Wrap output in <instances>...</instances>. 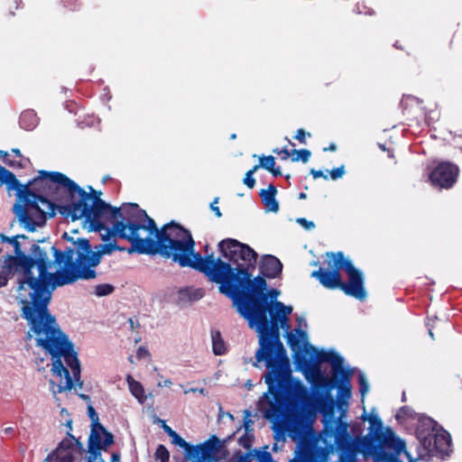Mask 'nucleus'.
<instances>
[{"instance_id": "473e14b6", "label": "nucleus", "mask_w": 462, "mask_h": 462, "mask_svg": "<svg viewBox=\"0 0 462 462\" xmlns=\"http://www.w3.org/2000/svg\"><path fill=\"white\" fill-rule=\"evenodd\" d=\"M362 419L369 420V422H370L369 431L375 430V432H380L383 430V422L377 415L368 416L365 413H364L362 416Z\"/></svg>"}, {"instance_id": "338daca9", "label": "nucleus", "mask_w": 462, "mask_h": 462, "mask_svg": "<svg viewBox=\"0 0 462 462\" xmlns=\"http://www.w3.org/2000/svg\"><path fill=\"white\" fill-rule=\"evenodd\" d=\"M12 152L17 156V157H22V153H21V151L18 149V148H14L12 149Z\"/></svg>"}, {"instance_id": "dca6fc26", "label": "nucleus", "mask_w": 462, "mask_h": 462, "mask_svg": "<svg viewBox=\"0 0 462 462\" xmlns=\"http://www.w3.org/2000/svg\"><path fill=\"white\" fill-rule=\"evenodd\" d=\"M310 357H306L304 353L298 354L296 353L293 356L295 369L301 371L302 373H309L315 365H319L321 363L328 362L329 359V350H320L317 351L316 348L312 346H310Z\"/></svg>"}, {"instance_id": "8fccbe9b", "label": "nucleus", "mask_w": 462, "mask_h": 462, "mask_svg": "<svg viewBox=\"0 0 462 462\" xmlns=\"http://www.w3.org/2000/svg\"><path fill=\"white\" fill-rule=\"evenodd\" d=\"M74 449H76L79 455H82L85 452H87L84 444L77 438L76 440H74Z\"/></svg>"}, {"instance_id": "6ab92c4d", "label": "nucleus", "mask_w": 462, "mask_h": 462, "mask_svg": "<svg viewBox=\"0 0 462 462\" xmlns=\"http://www.w3.org/2000/svg\"><path fill=\"white\" fill-rule=\"evenodd\" d=\"M259 269L260 276L263 279H275L282 274V263L276 256L265 254L260 262Z\"/></svg>"}, {"instance_id": "9b49d317", "label": "nucleus", "mask_w": 462, "mask_h": 462, "mask_svg": "<svg viewBox=\"0 0 462 462\" xmlns=\"http://www.w3.org/2000/svg\"><path fill=\"white\" fill-rule=\"evenodd\" d=\"M348 424L340 419L335 420L332 414H325L323 419L322 439L328 446L334 439L341 458L351 459L358 453L359 438H352L347 432Z\"/></svg>"}, {"instance_id": "79ce46f5", "label": "nucleus", "mask_w": 462, "mask_h": 462, "mask_svg": "<svg viewBox=\"0 0 462 462\" xmlns=\"http://www.w3.org/2000/svg\"><path fill=\"white\" fill-rule=\"evenodd\" d=\"M412 416L413 411L409 406H402L399 409L395 417L397 420H404Z\"/></svg>"}, {"instance_id": "37998d69", "label": "nucleus", "mask_w": 462, "mask_h": 462, "mask_svg": "<svg viewBox=\"0 0 462 462\" xmlns=\"http://www.w3.org/2000/svg\"><path fill=\"white\" fill-rule=\"evenodd\" d=\"M59 461V462H74V457L72 452L69 451H60L57 453L56 456L53 457V462Z\"/></svg>"}, {"instance_id": "c756f323", "label": "nucleus", "mask_w": 462, "mask_h": 462, "mask_svg": "<svg viewBox=\"0 0 462 462\" xmlns=\"http://www.w3.org/2000/svg\"><path fill=\"white\" fill-rule=\"evenodd\" d=\"M211 340H212V350L216 356H221L226 353L225 342L222 339L221 334L219 331H212L211 332Z\"/></svg>"}, {"instance_id": "39448f33", "label": "nucleus", "mask_w": 462, "mask_h": 462, "mask_svg": "<svg viewBox=\"0 0 462 462\" xmlns=\"http://www.w3.org/2000/svg\"><path fill=\"white\" fill-rule=\"evenodd\" d=\"M29 330L25 335L26 340H31L35 336L36 346L50 354L52 360L51 372L64 378V383L60 382L54 388L55 383L51 380V391L54 394L61 393L64 391L71 390L73 381L79 388H82L83 382L80 380V362L78 353L74 349L73 342L69 336L62 331L58 324L57 319L50 311L35 319L27 321Z\"/></svg>"}, {"instance_id": "09e8293b", "label": "nucleus", "mask_w": 462, "mask_h": 462, "mask_svg": "<svg viewBox=\"0 0 462 462\" xmlns=\"http://www.w3.org/2000/svg\"><path fill=\"white\" fill-rule=\"evenodd\" d=\"M186 458L191 459L195 462H213V461L217 460L215 457H203L201 455H199L197 457H186Z\"/></svg>"}, {"instance_id": "69168bd1", "label": "nucleus", "mask_w": 462, "mask_h": 462, "mask_svg": "<svg viewBox=\"0 0 462 462\" xmlns=\"http://www.w3.org/2000/svg\"><path fill=\"white\" fill-rule=\"evenodd\" d=\"M79 398L84 400V401H88V402H90V397L87 394H84V393H79Z\"/></svg>"}, {"instance_id": "c85d7f7f", "label": "nucleus", "mask_w": 462, "mask_h": 462, "mask_svg": "<svg viewBox=\"0 0 462 462\" xmlns=\"http://www.w3.org/2000/svg\"><path fill=\"white\" fill-rule=\"evenodd\" d=\"M419 421L420 425L417 430V434L419 433V430H420L423 431L424 435H428L429 433H433L437 431L439 428V424L437 423V421H435L430 417H420L419 419Z\"/></svg>"}, {"instance_id": "ea45409f", "label": "nucleus", "mask_w": 462, "mask_h": 462, "mask_svg": "<svg viewBox=\"0 0 462 462\" xmlns=\"http://www.w3.org/2000/svg\"><path fill=\"white\" fill-rule=\"evenodd\" d=\"M259 169V165H254L253 169L249 170L244 178V184L246 185L249 189H253L255 185V180L253 177L254 171Z\"/></svg>"}, {"instance_id": "13d9d810", "label": "nucleus", "mask_w": 462, "mask_h": 462, "mask_svg": "<svg viewBox=\"0 0 462 462\" xmlns=\"http://www.w3.org/2000/svg\"><path fill=\"white\" fill-rule=\"evenodd\" d=\"M270 172H272V174L274 176V177H278V176H281L282 175V171H281V169L280 167L278 168H273L272 171H269Z\"/></svg>"}, {"instance_id": "5701e85b", "label": "nucleus", "mask_w": 462, "mask_h": 462, "mask_svg": "<svg viewBox=\"0 0 462 462\" xmlns=\"http://www.w3.org/2000/svg\"><path fill=\"white\" fill-rule=\"evenodd\" d=\"M203 297L201 289H194L190 287L181 288L178 291V303H187L196 301Z\"/></svg>"}, {"instance_id": "a878e982", "label": "nucleus", "mask_w": 462, "mask_h": 462, "mask_svg": "<svg viewBox=\"0 0 462 462\" xmlns=\"http://www.w3.org/2000/svg\"><path fill=\"white\" fill-rule=\"evenodd\" d=\"M351 370L341 369V375H339V387L338 393L346 398L350 397L351 394V385H350V377H351Z\"/></svg>"}, {"instance_id": "a18cd8bd", "label": "nucleus", "mask_w": 462, "mask_h": 462, "mask_svg": "<svg viewBox=\"0 0 462 462\" xmlns=\"http://www.w3.org/2000/svg\"><path fill=\"white\" fill-rule=\"evenodd\" d=\"M296 222L300 225L305 230L310 231L315 228V223L313 221L308 220L304 217H298Z\"/></svg>"}, {"instance_id": "e433bc0d", "label": "nucleus", "mask_w": 462, "mask_h": 462, "mask_svg": "<svg viewBox=\"0 0 462 462\" xmlns=\"http://www.w3.org/2000/svg\"><path fill=\"white\" fill-rule=\"evenodd\" d=\"M297 328H294L295 336L299 337H302L303 340L307 338V333L301 328L307 327V322L304 317H298L296 319Z\"/></svg>"}, {"instance_id": "cd10ccee", "label": "nucleus", "mask_w": 462, "mask_h": 462, "mask_svg": "<svg viewBox=\"0 0 462 462\" xmlns=\"http://www.w3.org/2000/svg\"><path fill=\"white\" fill-rule=\"evenodd\" d=\"M126 382L128 383L131 393L141 402H143L145 399L143 385L139 382L135 381L130 374L127 375Z\"/></svg>"}, {"instance_id": "4d7b16f0", "label": "nucleus", "mask_w": 462, "mask_h": 462, "mask_svg": "<svg viewBox=\"0 0 462 462\" xmlns=\"http://www.w3.org/2000/svg\"><path fill=\"white\" fill-rule=\"evenodd\" d=\"M310 174L312 175V177L314 179L324 178L325 180H328V175L324 174V172L322 171H320V170L311 169L310 170Z\"/></svg>"}, {"instance_id": "4468645a", "label": "nucleus", "mask_w": 462, "mask_h": 462, "mask_svg": "<svg viewBox=\"0 0 462 462\" xmlns=\"http://www.w3.org/2000/svg\"><path fill=\"white\" fill-rule=\"evenodd\" d=\"M15 273L19 274V277L17 278V291H18V297L17 300L22 305L21 308V316L23 317V309L25 307L26 304L23 303V299L28 302L29 300H32V290L31 288H24L23 290H19V282L22 278H23V270L22 266H14L7 261L6 258L4 259L2 263V269L0 270V288H3L7 285L8 280L14 276Z\"/></svg>"}, {"instance_id": "c03bdc74", "label": "nucleus", "mask_w": 462, "mask_h": 462, "mask_svg": "<svg viewBox=\"0 0 462 462\" xmlns=\"http://www.w3.org/2000/svg\"><path fill=\"white\" fill-rule=\"evenodd\" d=\"M254 452L258 462H270L273 459L272 454L269 451L255 448Z\"/></svg>"}, {"instance_id": "f704fd0d", "label": "nucleus", "mask_w": 462, "mask_h": 462, "mask_svg": "<svg viewBox=\"0 0 462 462\" xmlns=\"http://www.w3.org/2000/svg\"><path fill=\"white\" fill-rule=\"evenodd\" d=\"M357 380L359 384V393L362 396L363 401L366 393L369 392V383L366 379L365 374L363 372H359Z\"/></svg>"}, {"instance_id": "7c9ffc66", "label": "nucleus", "mask_w": 462, "mask_h": 462, "mask_svg": "<svg viewBox=\"0 0 462 462\" xmlns=\"http://www.w3.org/2000/svg\"><path fill=\"white\" fill-rule=\"evenodd\" d=\"M292 307L286 306L283 302H275L274 308L268 313L273 316H279L283 318H289V316L292 313Z\"/></svg>"}, {"instance_id": "49530a36", "label": "nucleus", "mask_w": 462, "mask_h": 462, "mask_svg": "<svg viewBox=\"0 0 462 462\" xmlns=\"http://www.w3.org/2000/svg\"><path fill=\"white\" fill-rule=\"evenodd\" d=\"M345 166L341 165L337 168H335L329 171V175L332 180H337L342 178L345 175Z\"/></svg>"}, {"instance_id": "680f3d73", "label": "nucleus", "mask_w": 462, "mask_h": 462, "mask_svg": "<svg viewBox=\"0 0 462 462\" xmlns=\"http://www.w3.org/2000/svg\"><path fill=\"white\" fill-rule=\"evenodd\" d=\"M189 392L199 393L201 394H205V389L204 388H201V389L191 388V389L189 390ZM186 393H188V391Z\"/></svg>"}, {"instance_id": "72a5a7b5", "label": "nucleus", "mask_w": 462, "mask_h": 462, "mask_svg": "<svg viewBox=\"0 0 462 462\" xmlns=\"http://www.w3.org/2000/svg\"><path fill=\"white\" fill-rule=\"evenodd\" d=\"M115 291V287L109 283H101L95 286L94 293L97 297H105L110 295Z\"/></svg>"}, {"instance_id": "4c0bfd02", "label": "nucleus", "mask_w": 462, "mask_h": 462, "mask_svg": "<svg viewBox=\"0 0 462 462\" xmlns=\"http://www.w3.org/2000/svg\"><path fill=\"white\" fill-rule=\"evenodd\" d=\"M254 439V436L252 432L245 431L244 435L238 439V444L244 448L249 449L253 445Z\"/></svg>"}, {"instance_id": "de8ad7c7", "label": "nucleus", "mask_w": 462, "mask_h": 462, "mask_svg": "<svg viewBox=\"0 0 462 462\" xmlns=\"http://www.w3.org/2000/svg\"><path fill=\"white\" fill-rule=\"evenodd\" d=\"M251 412L246 410L245 411V419H244V427L245 431L251 432L252 430H250L251 425L254 423V421L251 420Z\"/></svg>"}, {"instance_id": "2eb2a0df", "label": "nucleus", "mask_w": 462, "mask_h": 462, "mask_svg": "<svg viewBox=\"0 0 462 462\" xmlns=\"http://www.w3.org/2000/svg\"><path fill=\"white\" fill-rule=\"evenodd\" d=\"M90 432L88 439V456L85 462H106L102 457V450H106L108 447L114 444V435L107 433L103 435Z\"/></svg>"}, {"instance_id": "774afa93", "label": "nucleus", "mask_w": 462, "mask_h": 462, "mask_svg": "<svg viewBox=\"0 0 462 462\" xmlns=\"http://www.w3.org/2000/svg\"><path fill=\"white\" fill-rule=\"evenodd\" d=\"M298 198H299L300 199H305L307 198V195H306V193H304V192H300V193L299 194Z\"/></svg>"}, {"instance_id": "4be33fe9", "label": "nucleus", "mask_w": 462, "mask_h": 462, "mask_svg": "<svg viewBox=\"0 0 462 462\" xmlns=\"http://www.w3.org/2000/svg\"><path fill=\"white\" fill-rule=\"evenodd\" d=\"M74 440L76 438L69 432H67V436L63 439L58 445V447L52 450L47 457L44 459V462H53L54 456L60 451H69L72 452L74 450Z\"/></svg>"}, {"instance_id": "bb28decb", "label": "nucleus", "mask_w": 462, "mask_h": 462, "mask_svg": "<svg viewBox=\"0 0 462 462\" xmlns=\"http://www.w3.org/2000/svg\"><path fill=\"white\" fill-rule=\"evenodd\" d=\"M162 428L164 431L168 434V436L171 438L172 443L176 446L182 448L185 450L186 455L189 447V443H188L184 439H182L175 430H173L165 422H163Z\"/></svg>"}, {"instance_id": "b1692460", "label": "nucleus", "mask_w": 462, "mask_h": 462, "mask_svg": "<svg viewBox=\"0 0 462 462\" xmlns=\"http://www.w3.org/2000/svg\"><path fill=\"white\" fill-rule=\"evenodd\" d=\"M38 123L39 118L33 110H24L20 116V126L26 131L33 130L38 125Z\"/></svg>"}, {"instance_id": "f257e3e1", "label": "nucleus", "mask_w": 462, "mask_h": 462, "mask_svg": "<svg viewBox=\"0 0 462 462\" xmlns=\"http://www.w3.org/2000/svg\"><path fill=\"white\" fill-rule=\"evenodd\" d=\"M290 319L265 314V320L247 321L248 327L258 335L259 347L255 352L253 366L267 368L263 375L268 390L265 396L272 395L270 411L265 417L282 421L300 413L308 404L310 393L303 383L291 376L287 351L281 341L280 328L286 331L287 343L294 349L298 337L289 332Z\"/></svg>"}, {"instance_id": "bf43d9fd", "label": "nucleus", "mask_w": 462, "mask_h": 462, "mask_svg": "<svg viewBox=\"0 0 462 462\" xmlns=\"http://www.w3.org/2000/svg\"><path fill=\"white\" fill-rule=\"evenodd\" d=\"M336 150H337V145L334 143H330L328 147H326L323 149L324 152H327V151L335 152Z\"/></svg>"}, {"instance_id": "6e6552de", "label": "nucleus", "mask_w": 462, "mask_h": 462, "mask_svg": "<svg viewBox=\"0 0 462 462\" xmlns=\"http://www.w3.org/2000/svg\"><path fill=\"white\" fill-rule=\"evenodd\" d=\"M0 182L5 184L8 190H15L17 200L13 212L20 226L28 232H34L45 225L48 217L55 216L51 201L34 190L47 188L48 176L39 173L38 177L22 184L12 171L0 165Z\"/></svg>"}, {"instance_id": "5fc2aeb1", "label": "nucleus", "mask_w": 462, "mask_h": 462, "mask_svg": "<svg viewBox=\"0 0 462 462\" xmlns=\"http://www.w3.org/2000/svg\"><path fill=\"white\" fill-rule=\"evenodd\" d=\"M234 462H252V451L241 454L239 457Z\"/></svg>"}, {"instance_id": "e2e57ef3", "label": "nucleus", "mask_w": 462, "mask_h": 462, "mask_svg": "<svg viewBox=\"0 0 462 462\" xmlns=\"http://www.w3.org/2000/svg\"><path fill=\"white\" fill-rule=\"evenodd\" d=\"M0 156H1V158H2L4 161H5V160H9V159H8L9 154H8V152H5V151H1V150H0Z\"/></svg>"}, {"instance_id": "864d4df0", "label": "nucleus", "mask_w": 462, "mask_h": 462, "mask_svg": "<svg viewBox=\"0 0 462 462\" xmlns=\"http://www.w3.org/2000/svg\"><path fill=\"white\" fill-rule=\"evenodd\" d=\"M273 152L277 154H282V160H287L291 155V152L287 147H283L282 149L276 148L273 150Z\"/></svg>"}, {"instance_id": "052dcab7", "label": "nucleus", "mask_w": 462, "mask_h": 462, "mask_svg": "<svg viewBox=\"0 0 462 462\" xmlns=\"http://www.w3.org/2000/svg\"><path fill=\"white\" fill-rule=\"evenodd\" d=\"M120 460V455L118 453H113L111 456L110 462H118Z\"/></svg>"}, {"instance_id": "aec40b11", "label": "nucleus", "mask_w": 462, "mask_h": 462, "mask_svg": "<svg viewBox=\"0 0 462 462\" xmlns=\"http://www.w3.org/2000/svg\"><path fill=\"white\" fill-rule=\"evenodd\" d=\"M319 380L317 383L316 394L318 398H323L328 396L334 388L339 387V379L334 380L328 377H324L319 369L317 368Z\"/></svg>"}, {"instance_id": "1a4fd4ad", "label": "nucleus", "mask_w": 462, "mask_h": 462, "mask_svg": "<svg viewBox=\"0 0 462 462\" xmlns=\"http://www.w3.org/2000/svg\"><path fill=\"white\" fill-rule=\"evenodd\" d=\"M236 287L222 285L226 297L232 300L238 314L246 321L265 320L275 302H280L277 298L280 291L276 289H267V283L263 277L257 275L252 278V274L245 270L239 271L234 276Z\"/></svg>"}, {"instance_id": "412c9836", "label": "nucleus", "mask_w": 462, "mask_h": 462, "mask_svg": "<svg viewBox=\"0 0 462 462\" xmlns=\"http://www.w3.org/2000/svg\"><path fill=\"white\" fill-rule=\"evenodd\" d=\"M277 189L273 183L269 184L267 189H263L259 192L264 206L268 208V210L274 213L278 212L279 210V203L275 199Z\"/></svg>"}, {"instance_id": "3c124183", "label": "nucleus", "mask_w": 462, "mask_h": 462, "mask_svg": "<svg viewBox=\"0 0 462 462\" xmlns=\"http://www.w3.org/2000/svg\"><path fill=\"white\" fill-rule=\"evenodd\" d=\"M5 163L13 168L22 169L24 168V164L22 161L5 160Z\"/></svg>"}, {"instance_id": "58836bf2", "label": "nucleus", "mask_w": 462, "mask_h": 462, "mask_svg": "<svg viewBox=\"0 0 462 462\" xmlns=\"http://www.w3.org/2000/svg\"><path fill=\"white\" fill-rule=\"evenodd\" d=\"M155 458L160 462H169L170 453L164 445H159L155 451Z\"/></svg>"}, {"instance_id": "20e7f679", "label": "nucleus", "mask_w": 462, "mask_h": 462, "mask_svg": "<svg viewBox=\"0 0 462 462\" xmlns=\"http://www.w3.org/2000/svg\"><path fill=\"white\" fill-rule=\"evenodd\" d=\"M102 221L105 229L99 233L105 243L118 236L131 243L128 254H160L165 259H171L175 230H181L173 220L158 228L155 221L135 203H124L120 215L103 217Z\"/></svg>"}, {"instance_id": "a211bd4d", "label": "nucleus", "mask_w": 462, "mask_h": 462, "mask_svg": "<svg viewBox=\"0 0 462 462\" xmlns=\"http://www.w3.org/2000/svg\"><path fill=\"white\" fill-rule=\"evenodd\" d=\"M222 445L219 439L212 435L208 439L199 445L189 444L186 457H197L201 455L208 457H215V454L220 451Z\"/></svg>"}, {"instance_id": "603ef678", "label": "nucleus", "mask_w": 462, "mask_h": 462, "mask_svg": "<svg viewBox=\"0 0 462 462\" xmlns=\"http://www.w3.org/2000/svg\"><path fill=\"white\" fill-rule=\"evenodd\" d=\"M218 199H219L217 197V198H215L213 202L210 203V209L215 213V215L217 217H220L222 216V214H221L219 208L217 206Z\"/></svg>"}, {"instance_id": "7ed1b4c3", "label": "nucleus", "mask_w": 462, "mask_h": 462, "mask_svg": "<svg viewBox=\"0 0 462 462\" xmlns=\"http://www.w3.org/2000/svg\"><path fill=\"white\" fill-rule=\"evenodd\" d=\"M181 229L175 230L176 238L173 240L171 259L180 267H189L203 273L211 282L219 284V292L226 296L222 291V285L236 287L235 274L240 270L249 272L257 260V253L246 244L234 238H226L218 243V251L222 257L216 258L211 252L205 256L195 252V241L190 232L179 224Z\"/></svg>"}, {"instance_id": "393cba45", "label": "nucleus", "mask_w": 462, "mask_h": 462, "mask_svg": "<svg viewBox=\"0 0 462 462\" xmlns=\"http://www.w3.org/2000/svg\"><path fill=\"white\" fill-rule=\"evenodd\" d=\"M88 415L91 420V430L90 432H95L99 435H106L110 433L100 422L98 419V415L95 410V408L91 405H88Z\"/></svg>"}, {"instance_id": "0eeeda50", "label": "nucleus", "mask_w": 462, "mask_h": 462, "mask_svg": "<svg viewBox=\"0 0 462 462\" xmlns=\"http://www.w3.org/2000/svg\"><path fill=\"white\" fill-rule=\"evenodd\" d=\"M61 238L69 242L71 245L63 251L55 250L54 263L60 266L56 271L55 289L72 284L79 280L96 279L97 273L95 268L101 263L104 255L125 250V247L118 245L116 240L92 246L89 239L74 238L67 232L63 233Z\"/></svg>"}, {"instance_id": "0e129e2a", "label": "nucleus", "mask_w": 462, "mask_h": 462, "mask_svg": "<svg viewBox=\"0 0 462 462\" xmlns=\"http://www.w3.org/2000/svg\"><path fill=\"white\" fill-rule=\"evenodd\" d=\"M65 426L68 428V431H69L71 433V430H72V420H69L66 421L65 423Z\"/></svg>"}, {"instance_id": "ddd939ff", "label": "nucleus", "mask_w": 462, "mask_h": 462, "mask_svg": "<svg viewBox=\"0 0 462 462\" xmlns=\"http://www.w3.org/2000/svg\"><path fill=\"white\" fill-rule=\"evenodd\" d=\"M458 171V167L456 164L443 162L439 163L430 173V180L435 187L449 189L456 183Z\"/></svg>"}, {"instance_id": "f03ea898", "label": "nucleus", "mask_w": 462, "mask_h": 462, "mask_svg": "<svg viewBox=\"0 0 462 462\" xmlns=\"http://www.w3.org/2000/svg\"><path fill=\"white\" fill-rule=\"evenodd\" d=\"M0 242H7L14 246V254H7L5 258L14 266H22L23 270L24 275L19 282V290H32V300H23L26 304L23 309V319L31 321L49 312L56 278V272L51 273L50 270L55 264V250L58 249L49 238L34 241L25 235L8 237L0 234Z\"/></svg>"}, {"instance_id": "c9c22d12", "label": "nucleus", "mask_w": 462, "mask_h": 462, "mask_svg": "<svg viewBox=\"0 0 462 462\" xmlns=\"http://www.w3.org/2000/svg\"><path fill=\"white\" fill-rule=\"evenodd\" d=\"M292 154H297L295 157L291 158L292 162H298L301 161L302 162L306 163L311 155L310 151L307 149H301V150H292Z\"/></svg>"}, {"instance_id": "a19ab883", "label": "nucleus", "mask_w": 462, "mask_h": 462, "mask_svg": "<svg viewBox=\"0 0 462 462\" xmlns=\"http://www.w3.org/2000/svg\"><path fill=\"white\" fill-rule=\"evenodd\" d=\"M258 165L267 171H272L275 165V158L272 155L262 156L260 158V164Z\"/></svg>"}, {"instance_id": "6e6d98bb", "label": "nucleus", "mask_w": 462, "mask_h": 462, "mask_svg": "<svg viewBox=\"0 0 462 462\" xmlns=\"http://www.w3.org/2000/svg\"><path fill=\"white\" fill-rule=\"evenodd\" d=\"M294 138L298 140L300 143H306L305 131L303 129H299Z\"/></svg>"}, {"instance_id": "2f4dec72", "label": "nucleus", "mask_w": 462, "mask_h": 462, "mask_svg": "<svg viewBox=\"0 0 462 462\" xmlns=\"http://www.w3.org/2000/svg\"><path fill=\"white\" fill-rule=\"evenodd\" d=\"M329 353L331 356H329L328 363L332 365L335 373L337 372L341 375V369H344V358L333 349H330Z\"/></svg>"}, {"instance_id": "423d86ee", "label": "nucleus", "mask_w": 462, "mask_h": 462, "mask_svg": "<svg viewBox=\"0 0 462 462\" xmlns=\"http://www.w3.org/2000/svg\"><path fill=\"white\" fill-rule=\"evenodd\" d=\"M42 176H48V189H52L54 185L64 189L68 197L67 203L54 205L59 213L65 217H70L72 221L84 218V227L88 232H100L105 229L103 217H116L123 210L120 208L113 207L100 199L101 191L95 190L88 186L90 192L85 191L74 180L59 171H40ZM55 189H58L56 187Z\"/></svg>"}, {"instance_id": "f3484780", "label": "nucleus", "mask_w": 462, "mask_h": 462, "mask_svg": "<svg viewBox=\"0 0 462 462\" xmlns=\"http://www.w3.org/2000/svg\"><path fill=\"white\" fill-rule=\"evenodd\" d=\"M418 438L422 441L424 447L430 448L432 444L437 451L448 453L451 445V437L449 433L442 429L437 430L433 433L424 435L423 431L419 430Z\"/></svg>"}, {"instance_id": "9d476101", "label": "nucleus", "mask_w": 462, "mask_h": 462, "mask_svg": "<svg viewBox=\"0 0 462 462\" xmlns=\"http://www.w3.org/2000/svg\"><path fill=\"white\" fill-rule=\"evenodd\" d=\"M327 254L333 259L332 270L319 268L311 273V277L316 278L327 289H340L347 296L365 300L367 293L363 272L356 269L349 259L345 258L343 252Z\"/></svg>"}, {"instance_id": "f8f14e48", "label": "nucleus", "mask_w": 462, "mask_h": 462, "mask_svg": "<svg viewBox=\"0 0 462 462\" xmlns=\"http://www.w3.org/2000/svg\"><path fill=\"white\" fill-rule=\"evenodd\" d=\"M405 447V442L396 437L391 428H386L380 432L371 430L358 440V452H362L365 456L374 455L376 458L385 456L383 448L392 449L394 454L399 455Z\"/></svg>"}]
</instances>
